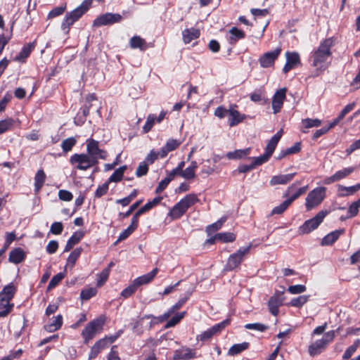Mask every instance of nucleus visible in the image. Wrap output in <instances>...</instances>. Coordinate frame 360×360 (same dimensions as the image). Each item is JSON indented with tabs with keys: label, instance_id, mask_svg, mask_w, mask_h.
I'll return each instance as SVG.
<instances>
[{
	"label": "nucleus",
	"instance_id": "1",
	"mask_svg": "<svg viewBox=\"0 0 360 360\" xmlns=\"http://www.w3.org/2000/svg\"><path fill=\"white\" fill-rule=\"evenodd\" d=\"M335 45L333 37L326 38L321 41L319 46L310 53L309 62L314 68L312 77H319L331 65L333 52L331 49Z\"/></svg>",
	"mask_w": 360,
	"mask_h": 360
},
{
	"label": "nucleus",
	"instance_id": "2",
	"mask_svg": "<svg viewBox=\"0 0 360 360\" xmlns=\"http://www.w3.org/2000/svg\"><path fill=\"white\" fill-rule=\"evenodd\" d=\"M17 291L13 283L4 286L0 292V318L7 316L13 310L14 304L10 303Z\"/></svg>",
	"mask_w": 360,
	"mask_h": 360
},
{
	"label": "nucleus",
	"instance_id": "3",
	"mask_svg": "<svg viewBox=\"0 0 360 360\" xmlns=\"http://www.w3.org/2000/svg\"><path fill=\"white\" fill-rule=\"evenodd\" d=\"M105 321L106 317L104 315H101L86 325L81 333V335L85 345H88L97 334L101 333L103 330V326Z\"/></svg>",
	"mask_w": 360,
	"mask_h": 360
},
{
	"label": "nucleus",
	"instance_id": "4",
	"mask_svg": "<svg viewBox=\"0 0 360 360\" xmlns=\"http://www.w3.org/2000/svg\"><path fill=\"white\" fill-rule=\"evenodd\" d=\"M339 330L340 328L335 330H330L324 334L323 338L317 340L314 343L311 344L308 348V352L310 356H315L323 352L327 347L328 343L331 342L334 340L335 333Z\"/></svg>",
	"mask_w": 360,
	"mask_h": 360
},
{
	"label": "nucleus",
	"instance_id": "5",
	"mask_svg": "<svg viewBox=\"0 0 360 360\" xmlns=\"http://www.w3.org/2000/svg\"><path fill=\"white\" fill-rule=\"evenodd\" d=\"M251 248L252 244L250 243L247 247L240 248L236 252L230 255L224 269L231 271L239 268L245 256L250 253Z\"/></svg>",
	"mask_w": 360,
	"mask_h": 360
},
{
	"label": "nucleus",
	"instance_id": "6",
	"mask_svg": "<svg viewBox=\"0 0 360 360\" xmlns=\"http://www.w3.org/2000/svg\"><path fill=\"white\" fill-rule=\"evenodd\" d=\"M86 154L95 162L98 165L99 160H106L108 153L105 150L99 148V142L92 138H89L86 141Z\"/></svg>",
	"mask_w": 360,
	"mask_h": 360
},
{
	"label": "nucleus",
	"instance_id": "7",
	"mask_svg": "<svg viewBox=\"0 0 360 360\" xmlns=\"http://www.w3.org/2000/svg\"><path fill=\"white\" fill-rule=\"evenodd\" d=\"M326 188L323 186L316 187L311 191L305 201V207L307 211H310L313 208L319 206L326 198Z\"/></svg>",
	"mask_w": 360,
	"mask_h": 360
},
{
	"label": "nucleus",
	"instance_id": "8",
	"mask_svg": "<svg viewBox=\"0 0 360 360\" xmlns=\"http://www.w3.org/2000/svg\"><path fill=\"white\" fill-rule=\"evenodd\" d=\"M70 163L76 169L86 171L98 165L86 153H75L70 158Z\"/></svg>",
	"mask_w": 360,
	"mask_h": 360
},
{
	"label": "nucleus",
	"instance_id": "9",
	"mask_svg": "<svg viewBox=\"0 0 360 360\" xmlns=\"http://www.w3.org/2000/svg\"><path fill=\"white\" fill-rule=\"evenodd\" d=\"M328 214V212L327 210L319 212L313 218L305 221L304 223L300 226V232L302 234H307L316 229Z\"/></svg>",
	"mask_w": 360,
	"mask_h": 360
},
{
	"label": "nucleus",
	"instance_id": "10",
	"mask_svg": "<svg viewBox=\"0 0 360 360\" xmlns=\"http://www.w3.org/2000/svg\"><path fill=\"white\" fill-rule=\"evenodd\" d=\"M122 20V16L119 13H105L97 16L93 21L94 27H102L111 25L115 23L120 22Z\"/></svg>",
	"mask_w": 360,
	"mask_h": 360
},
{
	"label": "nucleus",
	"instance_id": "11",
	"mask_svg": "<svg viewBox=\"0 0 360 360\" xmlns=\"http://www.w3.org/2000/svg\"><path fill=\"white\" fill-rule=\"evenodd\" d=\"M231 323V319L228 318L218 323L200 335V341H207L211 339L214 335L219 334Z\"/></svg>",
	"mask_w": 360,
	"mask_h": 360
},
{
	"label": "nucleus",
	"instance_id": "12",
	"mask_svg": "<svg viewBox=\"0 0 360 360\" xmlns=\"http://www.w3.org/2000/svg\"><path fill=\"white\" fill-rule=\"evenodd\" d=\"M281 48L278 47L274 51L266 52L262 54L259 58L260 66L263 68H268L273 66L275 61L281 54Z\"/></svg>",
	"mask_w": 360,
	"mask_h": 360
},
{
	"label": "nucleus",
	"instance_id": "13",
	"mask_svg": "<svg viewBox=\"0 0 360 360\" xmlns=\"http://www.w3.org/2000/svg\"><path fill=\"white\" fill-rule=\"evenodd\" d=\"M285 58L286 63L283 68L284 74H287L301 64L300 56L296 51H287L285 53Z\"/></svg>",
	"mask_w": 360,
	"mask_h": 360
},
{
	"label": "nucleus",
	"instance_id": "14",
	"mask_svg": "<svg viewBox=\"0 0 360 360\" xmlns=\"http://www.w3.org/2000/svg\"><path fill=\"white\" fill-rule=\"evenodd\" d=\"M237 108L238 105L233 103L231 104L229 108L228 122L231 127L239 124L246 118V115L245 114H242L236 110Z\"/></svg>",
	"mask_w": 360,
	"mask_h": 360
},
{
	"label": "nucleus",
	"instance_id": "15",
	"mask_svg": "<svg viewBox=\"0 0 360 360\" xmlns=\"http://www.w3.org/2000/svg\"><path fill=\"white\" fill-rule=\"evenodd\" d=\"M196 351L194 349L184 346L174 352L172 358L174 360H191L195 359Z\"/></svg>",
	"mask_w": 360,
	"mask_h": 360
},
{
	"label": "nucleus",
	"instance_id": "16",
	"mask_svg": "<svg viewBox=\"0 0 360 360\" xmlns=\"http://www.w3.org/2000/svg\"><path fill=\"white\" fill-rule=\"evenodd\" d=\"M37 46V41L25 44L20 53L13 58L14 61L25 63Z\"/></svg>",
	"mask_w": 360,
	"mask_h": 360
},
{
	"label": "nucleus",
	"instance_id": "17",
	"mask_svg": "<svg viewBox=\"0 0 360 360\" xmlns=\"http://www.w3.org/2000/svg\"><path fill=\"white\" fill-rule=\"evenodd\" d=\"M307 190L308 186H304L301 188H299L298 189H296L295 184H292L288 188L286 193L284 195V197H288L290 193H292V195L288 199H286V200L290 203V205H291L293 201H295L302 195L304 194Z\"/></svg>",
	"mask_w": 360,
	"mask_h": 360
},
{
	"label": "nucleus",
	"instance_id": "18",
	"mask_svg": "<svg viewBox=\"0 0 360 360\" xmlns=\"http://www.w3.org/2000/svg\"><path fill=\"white\" fill-rule=\"evenodd\" d=\"M286 89L285 88L280 89L275 93L272 99V108L274 113L276 114L280 112L283 107V102L285 99Z\"/></svg>",
	"mask_w": 360,
	"mask_h": 360
},
{
	"label": "nucleus",
	"instance_id": "19",
	"mask_svg": "<svg viewBox=\"0 0 360 360\" xmlns=\"http://www.w3.org/2000/svg\"><path fill=\"white\" fill-rule=\"evenodd\" d=\"M108 347L105 339H99L91 347L88 359L89 360L96 359L102 350Z\"/></svg>",
	"mask_w": 360,
	"mask_h": 360
},
{
	"label": "nucleus",
	"instance_id": "20",
	"mask_svg": "<svg viewBox=\"0 0 360 360\" xmlns=\"http://www.w3.org/2000/svg\"><path fill=\"white\" fill-rule=\"evenodd\" d=\"M26 258V254L21 248H15L9 253L8 261L11 263L18 264Z\"/></svg>",
	"mask_w": 360,
	"mask_h": 360
},
{
	"label": "nucleus",
	"instance_id": "21",
	"mask_svg": "<svg viewBox=\"0 0 360 360\" xmlns=\"http://www.w3.org/2000/svg\"><path fill=\"white\" fill-rule=\"evenodd\" d=\"M181 142L179 140L169 139L166 142L165 145L160 149V158H165L168 153L171 151L176 150Z\"/></svg>",
	"mask_w": 360,
	"mask_h": 360
},
{
	"label": "nucleus",
	"instance_id": "22",
	"mask_svg": "<svg viewBox=\"0 0 360 360\" xmlns=\"http://www.w3.org/2000/svg\"><path fill=\"white\" fill-rule=\"evenodd\" d=\"M158 271V268H155L151 271L135 278L133 281L138 288L142 285L148 284L153 280Z\"/></svg>",
	"mask_w": 360,
	"mask_h": 360
},
{
	"label": "nucleus",
	"instance_id": "23",
	"mask_svg": "<svg viewBox=\"0 0 360 360\" xmlns=\"http://www.w3.org/2000/svg\"><path fill=\"white\" fill-rule=\"evenodd\" d=\"M345 233V229H338L333 231L329 233H328L326 236H325L322 240H321V245H332L335 242H336L340 236L342 235Z\"/></svg>",
	"mask_w": 360,
	"mask_h": 360
},
{
	"label": "nucleus",
	"instance_id": "24",
	"mask_svg": "<svg viewBox=\"0 0 360 360\" xmlns=\"http://www.w3.org/2000/svg\"><path fill=\"white\" fill-rule=\"evenodd\" d=\"M85 233L83 231H77L73 233L68 240L64 248V252L70 251L75 245L78 244L84 236Z\"/></svg>",
	"mask_w": 360,
	"mask_h": 360
},
{
	"label": "nucleus",
	"instance_id": "25",
	"mask_svg": "<svg viewBox=\"0 0 360 360\" xmlns=\"http://www.w3.org/2000/svg\"><path fill=\"white\" fill-rule=\"evenodd\" d=\"M355 107V103H352L347 104L340 112L338 116L334 119L326 127L328 130L335 127L338 123L347 115L349 112H351Z\"/></svg>",
	"mask_w": 360,
	"mask_h": 360
},
{
	"label": "nucleus",
	"instance_id": "26",
	"mask_svg": "<svg viewBox=\"0 0 360 360\" xmlns=\"http://www.w3.org/2000/svg\"><path fill=\"white\" fill-rule=\"evenodd\" d=\"M283 304L282 300L279 296L274 295L271 296L268 302V308L270 313L276 316L279 313V307Z\"/></svg>",
	"mask_w": 360,
	"mask_h": 360
},
{
	"label": "nucleus",
	"instance_id": "27",
	"mask_svg": "<svg viewBox=\"0 0 360 360\" xmlns=\"http://www.w3.org/2000/svg\"><path fill=\"white\" fill-rule=\"evenodd\" d=\"M200 32L196 28H188L185 29L182 32V38L184 44H189L191 41L196 39L200 37Z\"/></svg>",
	"mask_w": 360,
	"mask_h": 360
},
{
	"label": "nucleus",
	"instance_id": "28",
	"mask_svg": "<svg viewBox=\"0 0 360 360\" xmlns=\"http://www.w3.org/2000/svg\"><path fill=\"white\" fill-rule=\"evenodd\" d=\"M295 173L276 175L271 177L269 184L271 186H276L278 184H286L292 180Z\"/></svg>",
	"mask_w": 360,
	"mask_h": 360
},
{
	"label": "nucleus",
	"instance_id": "29",
	"mask_svg": "<svg viewBox=\"0 0 360 360\" xmlns=\"http://www.w3.org/2000/svg\"><path fill=\"white\" fill-rule=\"evenodd\" d=\"M129 46L133 49H139L142 51H146L148 48L146 41L138 35H135L130 39Z\"/></svg>",
	"mask_w": 360,
	"mask_h": 360
},
{
	"label": "nucleus",
	"instance_id": "30",
	"mask_svg": "<svg viewBox=\"0 0 360 360\" xmlns=\"http://www.w3.org/2000/svg\"><path fill=\"white\" fill-rule=\"evenodd\" d=\"M360 189V183L352 186H345L343 185H338V195L339 197H346L351 195H353L357 191Z\"/></svg>",
	"mask_w": 360,
	"mask_h": 360
},
{
	"label": "nucleus",
	"instance_id": "31",
	"mask_svg": "<svg viewBox=\"0 0 360 360\" xmlns=\"http://www.w3.org/2000/svg\"><path fill=\"white\" fill-rule=\"evenodd\" d=\"M63 323V316L61 314H58L53 317V319L49 324L44 326V329L49 333H52L59 330L62 327Z\"/></svg>",
	"mask_w": 360,
	"mask_h": 360
},
{
	"label": "nucleus",
	"instance_id": "32",
	"mask_svg": "<svg viewBox=\"0 0 360 360\" xmlns=\"http://www.w3.org/2000/svg\"><path fill=\"white\" fill-rule=\"evenodd\" d=\"M198 201L199 199L196 194L189 193L186 195L184 198H182L179 202L181 204V205H182V207L184 209V210L187 212L188 208H190Z\"/></svg>",
	"mask_w": 360,
	"mask_h": 360
},
{
	"label": "nucleus",
	"instance_id": "33",
	"mask_svg": "<svg viewBox=\"0 0 360 360\" xmlns=\"http://www.w3.org/2000/svg\"><path fill=\"white\" fill-rule=\"evenodd\" d=\"M229 32L230 34L229 41L231 44H236L238 40L243 39L245 37V32L236 27L231 28Z\"/></svg>",
	"mask_w": 360,
	"mask_h": 360
},
{
	"label": "nucleus",
	"instance_id": "34",
	"mask_svg": "<svg viewBox=\"0 0 360 360\" xmlns=\"http://www.w3.org/2000/svg\"><path fill=\"white\" fill-rule=\"evenodd\" d=\"M46 179V175L43 169H39L34 176V192L37 193L43 187Z\"/></svg>",
	"mask_w": 360,
	"mask_h": 360
},
{
	"label": "nucleus",
	"instance_id": "35",
	"mask_svg": "<svg viewBox=\"0 0 360 360\" xmlns=\"http://www.w3.org/2000/svg\"><path fill=\"white\" fill-rule=\"evenodd\" d=\"M251 148L235 150L234 151L228 152L226 155L229 160H240L247 157L250 153Z\"/></svg>",
	"mask_w": 360,
	"mask_h": 360
},
{
	"label": "nucleus",
	"instance_id": "36",
	"mask_svg": "<svg viewBox=\"0 0 360 360\" xmlns=\"http://www.w3.org/2000/svg\"><path fill=\"white\" fill-rule=\"evenodd\" d=\"M250 345V343L248 342H243L240 344H234L229 348L228 351V355L236 356L243 352V351L249 349Z\"/></svg>",
	"mask_w": 360,
	"mask_h": 360
},
{
	"label": "nucleus",
	"instance_id": "37",
	"mask_svg": "<svg viewBox=\"0 0 360 360\" xmlns=\"http://www.w3.org/2000/svg\"><path fill=\"white\" fill-rule=\"evenodd\" d=\"M186 212L182 207V205L178 202L175 205L169 210L168 216L172 219H180Z\"/></svg>",
	"mask_w": 360,
	"mask_h": 360
},
{
	"label": "nucleus",
	"instance_id": "38",
	"mask_svg": "<svg viewBox=\"0 0 360 360\" xmlns=\"http://www.w3.org/2000/svg\"><path fill=\"white\" fill-rule=\"evenodd\" d=\"M127 166L122 165L115 170V172L108 178L107 181L110 184L111 182H119L120 181L124 176V172L127 170Z\"/></svg>",
	"mask_w": 360,
	"mask_h": 360
},
{
	"label": "nucleus",
	"instance_id": "39",
	"mask_svg": "<svg viewBox=\"0 0 360 360\" xmlns=\"http://www.w3.org/2000/svg\"><path fill=\"white\" fill-rule=\"evenodd\" d=\"M302 126L304 127L303 129H302V131L303 133H307L308 131L306 129H308L309 128L312 127H318L321 126V120L316 118V119H311V118H306L303 119L302 120Z\"/></svg>",
	"mask_w": 360,
	"mask_h": 360
},
{
	"label": "nucleus",
	"instance_id": "40",
	"mask_svg": "<svg viewBox=\"0 0 360 360\" xmlns=\"http://www.w3.org/2000/svg\"><path fill=\"white\" fill-rule=\"evenodd\" d=\"M138 226V224L131 220L130 225L120 234L117 242L127 239L137 229Z\"/></svg>",
	"mask_w": 360,
	"mask_h": 360
},
{
	"label": "nucleus",
	"instance_id": "41",
	"mask_svg": "<svg viewBox=\"0 0 360 360\" xmlns=\"http://www.w3.org/2000/svg\"><path fill=\"white\" fill-rule=\"evenodd\" d=\"M186 314V311H182L180 313L175 312L174 316L166 323L165 328H169L175 326L184 318Z\"/></svg>",
	"mask_w": 360,
	"mask_h": 360
},
{
	"label": "nucleus",
	"instance_id": "42",
	"mask_svg": "<svg viewBox=\"0 0 360 360\" xmlns=\"http://www.w3.org/2000/svg\"><path fill=\"white\" fill-rule=\"evenodd\" d=\"M15 120L12 117H8L0 121V134L13 129Z\"/></svg>",
	"mask_w": 360,
	"mask_h": 360
},
{
	"label": "nucleus",
	"instance_id": "43",
	"mask_svg": "<svg viewBox=\"0 0 360 360\" xmlns=\"http://www.w3.org/2000/svg\"><path fill=\"white\" fill-rule=\"evenodd\" d=\"M360 345V339H356L354 343L349 346L342 355L343 360H347L356 352V349Z\"/></svg>",
	"mask_w": 360,
	"mask_h": 360
},
{
	"label": "nucleus",
	"instance_id": "44",
	"mask_svg": "<svg viewBox=\"0 0 360 360\" xmlns=\"http://www.w3.org/2000/svg\"><path fill=\"white\" fill-rule=\"evenodd\" d=\"M309 297V295H300L297 297H294L290 300L289 305L294 307L301 308L308 302Z\"/></svg>",
	"mask_w": 360,
	"mask_h": 360
},
{
	"label": "nucleus",
	"instance_id": "45",
	"mask_svg": "<svg viewBox=\"0 0 360 360\" xmlns=\"http://www.w3.org/2000/svg\"><path fill=\"white\" fill-rule=\"evenodd\" d=\"M354 167H345L341 170L337 171L334 174L336 179V181H340L347 176H349L352 172L355 170Z\"/></svg>",
	"mask_w": 360,
	"mask_h": 360
},
{
	"label": "nucleus",
	"instance_id": "46",
	"mask_svg": "<svg viewBox=\"0 0 360 360\" xmlns=\"http://www.w3.org/2000/svg\"><path fill=\"white\" fill-rule=\"evenodd\" d=\"M65 272H60L56 275L53 276L51 281H49V283L47 287V290H51V289L56 288L60 283V281L65 277Z\"/></svg>",
	"mask_w": 360,
	"mask_h": 360
},
{
	"label": "nucleus",
	"instance_id": "47",
	"mask_svg": "<svg viewBox=\"0 0 360 360\" xmlns=\"http://www.w3.org/2000/svg\"><path fill=\"white\" fill-rule=\"evenodd\" d=\"M97 289L96 288H84L81 290L80 292V298L82 300H89L91 297H94L97 294Z\"/></svg>",
	"mask_w": 360,
	"mask_h": 360
},
{
	"label": "nucleus",
	"instance_id": "48",
	"mask_svg": "<svg viewBox=\"0 0 360 360\" xmlns=\"http://www.w3.org/2000/svg\"><path fill=\"white\" fill-rule=\"evenodd\" d=\"M82 251L83 249L81 247L75 248L68 256L67 259L68 264H70L72 267L74 266Z\"/></svg>",
	"mask_w": 360,
	"mask_h": 360
},
{
	"label": "nucleus",
	"instance_id": "49",
	"mask_svg": "<svg viewBox=\"0 0 360 360\" xmlns=\"http://www.w3.org/2000/svg\"><path fill=\"white\" fill-rule=\"evenodd\" d=\"M77 143V139L74 137L68 138L62 141L61 148L64 153L70 151Z\"/></svg>",
	"mask_w": 360,
	"mask_h": 360
},
{
	"label": "nucleus",
	"instance_id": "50",
	"mask_svg": "<svg viewBox=\"0 0 360 360\" xmlns=\"http://www.w3.org/2000/svg\"><path fill=\"white\" fill-rule=\"evenodd\" d=\"M109 270L108 269H103L102 271L97 275L96 286L98 288L102 287L109 278Z\"/></svg>",
	"mask_w": 360,
	"mask_h": 360
},
{
	"label": "nucleus",
	"instance_id": "51",
	"mask_svg": "<svg viewBox=\"0 0 360 360\" xmlns=\"http://www.w3.org/2000/svg\"><path fill=\"white\" fill-rule=\"evenodd\" d=\"M189 298V295H186L184 297H181L179 300V301L174 304L173 306H172L167 311L170 314V315H173L179 309H180L185 303L188 301Z\"/></svg>",
	"mask_w": 360,
	"mask_h": 360
},
{
	"label": "nucleus",
	"instance_id": "52",
	"mask_svg": "<svg viewBox=\"0 0 360 360\" xmlns=\"http://www.w3.org/2000/svg\"><path fill=\"white\" fill-rule=\"evenodd\" d=\"M155 119L156 116L154 114H149L148 115L146 123L143 127V132L144 134L149 132L152 129L154 124L156 122Z\"/></svg>",
	"mask_w": 360,
	"mask_h": 360
},
{
	"label": "nucleus",
	"instance_id": "53",
	"mask_svg": "<svg viewBox=\"0 0 360 360\" xmlns=\"http://www.w3.org/2000/svg\"><path fill=\"white\" fill-rule=\"evenodd\" d=\"M217 236L218 241H221L223 243H231L236 238V236L233 233L230 232L218 233Z\"/></svg>",
	"mask_w": 360,
	"mask_h": 360
},
{
	"label": "nucleus",
	"instance_id": "54",
	"mask_svg": "<svg viewBox=\"0 0 360 360\" xmlns=\"http://www.w3.org/2000/svg\"><path fill=\"white\" fill-rule=\"evenodd\" d=\"M138 287L136 285L134 282L133 281L131 284H129L127 288H125L121 292V296L124 298H128L131 297L135 292L137 290Z\"/></svg>",
	"mask_w": 360,
	"mask_h": 360
},
{
	"label": "nucleus",
	"instance_id": "55",
	"mask_svg": "<svg viewBox=\"0 0 360 360\" xmlns=\"http://www.w3.org/2000/svg\"><path fill=\"white\" fill-rule=\"evenodd\" d=\"M109 183L106 181L102 185H99L94 193L95 198H100L105 195L109 190Z\"/></svg>",
	"mask_w": 360,
	"mask_h": 360
},
{
	"label": "nucleus",
	"instance_id": "56",
	"mask_svg": "<svg viewBox=\"0 0 360 360\" xmlns=\"http://www.w3.org/2000/svg\"><path fill=\"white\" fill-rule=\"evenodd\" d=\"M244 328L248 330H255L259 332H264L269 328V326L261 323H247L244 326Z\"/></svg>",
	"mask_w": 360,
	"mask_h": 360
},
{
	"label": "nucleus",
	"instance_id": "57",
	"mask_svg": "<svg viewBox=\"0 0 360 360\" xmlns=\"http://www.w3.org/2000/svg\"><path fill=\"white\" fill-rule=\"evenodd\" d=\"M143 200H139L135 202L129 207V208L128 209V210L127 212H120L119 216L120 217H122V219L129 217L133 213V212L140 206V205L143 202Z\"/></svg>",
	"mask_w": 360,
	"mask_h": 360
},
{
	"label": "nucleus",
	"instance_id": "58",
	"mask_svg": "<svg viewBox=\"0 0 360 360\" xmlns=\"http://www.w3.org/2000/svg\"><path fill=\"white\" fill-rule=\"evenodd\" d=\"M159 157L160 158V150L155 152L154 150H151L143 162H146L147 165H152Z\"/></svg>",
	"mask_w": 360,
	"mask_h": 360
},
{
	"label": "nucleus",
	"instance_id": "59",
	"mask_svg": "<svg viewBox=\"0 0 360 360\" xmlns=\"http://www.w3.org/2000/svg\"><path fill=\"white\" fill-rule=\"evenodd\" d=\"M271 156L264 152L263 155L259 157L252 158L253 162L252 163L255 168L257 166L262 165V164L268 162Z\"/></svg>",
	"mask_w": 360,
	"mask_h": 360
},
{
	"label": "nucleus",
	"instance_id": "60",
	"mask_svg": "<svg viewBox=\"0 0 360 360\" xmlns=\"http://www.w3.org/2000/svg\"><path fill=\"white\" fill-rule=\"evenodd\" d=\"M290 203L286 200H284L281 205L274 207L271 211V215L283 214L290 207Z\"/></svg>",
	"mask_w": 360,
	"mask_h": 360
},
{
	"label": "nucleus",
	"instance_id": "61",
	"mask_svg": "<svg viewBox=\"0 0 360 360\" xmlns=\"http://www.w3.org/2000/svg\"><path fill=\"white\" fill-rule=\"evenodd\" d=\"M185 166V162L184 161H181L180 162L177 167H175L174 169H173L172 170H171L169 173H168V176L169 178H171V179L172 180L174 179V177L176 175H179L181 176V174H182V170L184 169Z\"/></svg>",
	"mask_w": 360,
	"mask_h": 360
},
{
	"label": "nucleus",
	"instance_id": "62",
	"mask_svg": "<svg viewBox=\"0 0 360 360\" xmlns=\"http://www.w3.org/2000/svg\"><path fill=\"white\" fill-rule=\"evenodd\" d=\"M66 9V6H60L53 8L48 14V18L51 19L62 15Z\"/></svg>",
	"mask_w": 360,
	"mask_h": 360
},
{
	"label": "nucleus",
	"instance_id": "63",
	"mask_svg": "<svg viewBox=\"0 0 360 360\" xmlns=\"http://www.w3.org/2000/svg\"><path fill=\"white\" fill-rule=\"evenodd\" d=\"M225 221V219L224 220H219L209 226H207L206 228V232L208 235H211L212 233L218 231L219 229H221V227L222 226V224L224 223V221Z\"/></svg>",
	"mask_w": 360,
	"mask_h": 360
},
{
	"label": "nucleus",
	"instance_id": "64",
	"mask_svg": "<svg viewBox=\"0 0 360 360\" xmlns=\"http://www.w3.org/2000/svg\"><path fill=\"white\" fill-rule=\"evenodd\" d=\"M148 165H147L146 162H141L136 170V176L137 177H141L143 176H145L148 174Z\"/></svg>",
	"mask_w": 360,
	"mask_h": 360
}]
</instances>
